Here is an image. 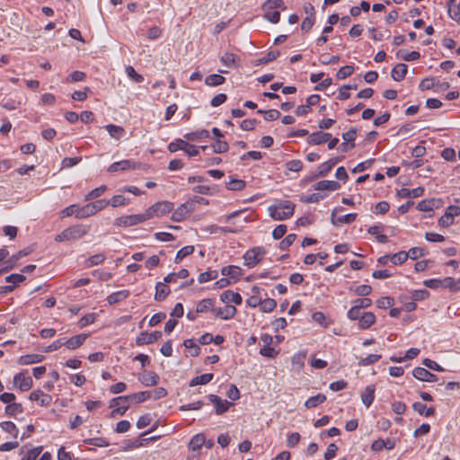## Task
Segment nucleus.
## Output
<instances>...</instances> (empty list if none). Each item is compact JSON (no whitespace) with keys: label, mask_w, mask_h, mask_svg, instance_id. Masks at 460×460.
<instances>
[{"label":"nucleus","mask_w":460,"mask_h":460,"mask_svg":"<svg viewBox=\"0 0 460 460\" xmlns=\"http://www.w3.org/2000/svg\"><path fill=\"white\" fill-rule=\"evenodd\" d=\"M295 204L290 200H279L268 208L270 217L274 220H286L294 214Z\"/></svg>","instance_id":"f257e3e1"},{"label":"nucleus","mask_w":460,"mask_h":460,"mask_svg":"<svg viewBox=\"0 0 460 460\" xmlns=\"http://www.w3.org/2000/svg\"><path fill=\"white\" fill-rule=\"evenodd\" d=\"M88 226L83 225H76L63 230L59 234L55 237L57 242L76 240L87 234Z\"/></svg>","instance_id":"f03ea898"},{"label":"nucleus","mask_w":460,"mask_h":460,"mask_svg":"<svg viewBox=\"0 0 460 460\" xmlns=\"http://www.w3.org/2000/svg\"><path fill=\"white\" fill-rule=\"evenodd\" d=\"M173 203L170 201H158L146 210L145 214L146 219L148 220L155 217H163L172 212L173 210Z\"/></svg>","instance_id":"7ed1b4c3"},{"label":"nucleus","mask_w":460,"mask_h":460,"mask_svg":"<svg viewBox=\"0 0 460 460\" xmlns=\"http://www.w3.org/2000/svg\"><path fill=\"white\" fill-rule=\"evenodd\" d=\"M22 103V96L18 92L11 93L9 94H0V105L8 111L19 108Z\"/></svg>","instance_id":"20e7f679"},{"label":"nucleus","mask_w":460,"mask_h":460,"mask_svg":"<svg viewBox=\"0 0 460 460\" xmlns=\"http://www.w3.org/2000/svg\"><path fill=\"white\" fill-rule=\"evenodd\" d=\"M131 400V396L122 395L113 398L110 402V407L113 408L111 411V416L114 417L116 415L122 416L126 413L129 407V401Z\"/></svg>","instance_id":"39448f33"},{"label":"nucleus","mask_w":460,"mask_h":460,"mask_svg":"<svg viewBox=\"0 0 460 460\" xmlns=\"http://www.w3.org/2000/svg\"><path fill=\"white\" fill-rule=\"evenodd\" d=\"M265 253V249L261 246L253 247L248 250L243 257L244 260V265L248 268H253L262 260V256Z\"/></svg>","instance_id":"423d86ee"},{"label":"nucleus","mask_w":460,"mask_h":460,"mask_svg":"<svg viewBox=\"0 0 460 460\" xmlns=\"http://www.w3.org/2000/svg\"><path fill=\"white\" fill-rule=\"evenodd\" d=\"M146 214H137V215H129V216H123L119 217L115 219L114 226L119 227H127V226H132L138 225L142 222L146 221Z\"/></svg>","instance_id":"0eeeda50"},{"label":"nucleus","mask_w":460,"mask_h":460,"mask_svg":"<svg viewBox=\"0 0 460 460\" xmlns=\"http://www.w3.org/2000/svg\"><path fill=\"white\" fill-rule=\"evenodd\" d=\"M341 210H343L342 207L335 208L332 210V212L331 214V222L333 226H340L343 224H350L356 220V218H357L356 213H349V214H346L344 216H336V212L341 211Z\"/></svg>","instance_id":"6e6552de"},{"label":"nucleus","mask_w":460,"mask_h":460,"mask_svg":"<svg viewBox=\"0 0 460 460\" xmlns=\"http://www.w3.org/2000/svg\"><path fill=\"white\" fill-rule=\"evenodd\" d=\"M140 168V164L133 161V160H122L119 162H115L111 164L109 168V172H116L119 171H129V170H136Z\"/></svg>","instance_id":"1a4fd4ad"},{"label":"nucleus","mask_w":460,"mask_h":460,"mask_svg":"<svg viewBox=\"0 0 460 460\" xmlns=\"http://www.w3.org/2000/svg\"><path fill=\"white\" fill-rule=\"evenodd\" d=\"M193 209L194 207L191 203H182L175 210H173L171 219L174 222H181L193 211Z\"/></svg>","instance_id":"9d476101"},{"label":"nucleus","mask_w":460,"mask_h":460,"mask_svg":"<svg viewBox=\"0 0 460 460\" xmlns=\"http://www.w3.org/2000/svg\"><path fill=\"white\" fill-rule=\"evenodd\" d=\"M208 399L211 403L214 404L216 413L217 415H221L225 412H226L229 409V407L232 405V402L223 400L221 397H219L217 394H209L208 396Z\"/></svg>","instance_id":"9b49d317"},{"label":"nucleus","mask_w":460,"mask_h":460,"mask_svg":"<svg viewBox=\"0 0 460 460\" xmlns=\"http://www.w3.org/2000/svg\"><path fill=\"white\" fill-rule=\"evenodd\" d=\"M162 338V332L155 331L152 333L142 332L136 339V344L138 346L151 344Z\"/></svg>","instance_id":"f8f14e48"},{"label":"nucleus","mask_w":460,"mask_h":460,"mask_svg":"<svg viewBox=\"0 0 460 460\" xmlns=\"http://www.w3.org/2000/svg\"><path fill=\"white\" fill-rule=\"evenodd\" d=\"M412 375L416 379L420 381L433 383L438 380V377L436 375L420 367H415L412 371Z\"/></svg>","instance_id":"ddd939ff"},{"label":"nucleus","mask_w":460,"mask_h":460,"mask_svg":"<svg viewBox=\"0 0 460 460\" xmlns=\"http://www.w3.org/2000/svg\"><path fill=\"white\" fill-rule=\"evenodd\" d=\"M236 314V308L234 305H226L224 307L215 308L213 314L223 320L232 319Z\"/></svg>","instance_id":"4468645a"},{"label":"nucleus","mask_w":460,"mask_h":460,"mask_svg":"<svg viewBox=\"0 0 460 460\" xmlns=\"http://www.w3.org/2000/svg\"><path fill=\"white\" fill-rule=\"evenodd\" d=\"M332 137V134L323 131L313 132L308 136L307 143L309 145H321L327 142Z\"/></svg>","instance_id":"2eb2a0df"},{"label":"nucleus","mask_w":460,"mask_h":460,"mask_svg":"<svg viewBox=\"0 0 460 460\" xmlns=\"http://www.w3.org/2000/svg\"><path fill=\"white\" fill-rule=\"evenodd\" d=\"M88 337H89V334H86V333H81V334L75 335V336L71 337L70 339L64 340L65 346L68 349L74 350V349L79 348L80 346H82L83 343L85 341V340Z\"/></svg>","instance_id":"dca6fc26"},{"label":"nucleus","mask_w":460,"mask_h":460,"mask_svg":"<svg viewBox=\"0 0 460 460\" xmlns=\"http://www.w3.org/2000/svg\"><path fill=\"white\" fill-rule=\"evenodd\" d=\"M13 381L21 391H28L32 386L31 377L26 376L22 372L16 374L13 377Z\"/></svg>","instance_id":"f3484780"},{"label":"nucleus","mask_w":460,"mask_h":460,"mask_svg":"<svg viewBox=\"0 0 460 460\" xmlns=\"http://www.w3.org/2000/svg\"><path fill=\"white\" fill-rule=\"evenodd\" d=\"M342 157H332L328 161L321 164L318 167V172L316 174L317 177H324L326 176L332 167L341 161Z\"/></svg>","instance_id":"a211bd4d"},{"label":"nucleus","mask_w":460,"mask_h":460,"mask_svg":"<svg viewBox=\"0 0 460 460\" xmlns=\"http://www.w3.org/2000/svg\"><path fill=\"white\" fill-rule=\"evenodd\" d=\"M138 380L145 386H154L159 382V376L153 371H146L138 376Z\"/></svg>","instance_id":"6ab92c4d"},{"label":"nucleus","mask_w":460,"mask_h":460,"mask_svg":"<svg viewBox=\"0 0 460 460\" xmlns=\"http://www.w3.org/2000/svg\"><path fill=\"white\" fill-rule=\"evenodd\" d=\"M31 401L39 402L40 406H49L51 403L52 397L44 394L41 390H34L30 394Z\"/></svg>","instance_id":"aec40b11"},{"label":"nucleus","mask_w":460,"mask_h":460,"mask_svg":"<svg viewBox=\"0 0 460 460\" xmlns=\"http://www.w3.org/2000/svg\"><path fill=\"white\" fill-rule=\"evenodd\" d=\"M220 299L224 303H234L235 305H241L243 301L239 293L231 290L224 291L220 296Z\"/></svg>","instance_id":"412c9836"},{"label":"nucleus","mask_w":460,"mask_h":460,"mask_svg":"<svg viewBox=\"0 0 460 460\" xmlns=\"http://www.w3.org/2000/svg\"><path fill=\"white\" fill-rule=\"evenodd\" d=\"M407 71H408L407 65H405L403 63H399L392 69V72H391L392 78L396 82H400L404 79V77L407 74Z\"/></svg>","instance_id":"4be33fe9"},{"label":"nucleus","mask_w":460,"mask_h":460,"mask_svg":"<svg viewBox=\"0 0 460 460\" xmlns=\"http://www.w3.org/2000/svg\"><path fill=\"white\" fill-rule=\"evenodd\" d=\"M341 188V184L336 181L323 180L318 181L314 185L316 190H337Z\"/></svg>","instance_id":"5701e85b"},{"label":"nucleus","mask_w":460,"mask_h":460,"mask_svg":"<svg viewBox=\"0 0 460 460\" xmlns=\"http://www.w3.org/2000/svg\"><path fill=\"white\" fill-rule=\"evenodd\" d=\"M376 322V316L371 312L363 313L359 321H358V328L361 330L368 329L371 325H373Z\"/></svg>","instance_id":"b1692460"},{"label":"nucleus","mask_w":460,"mask_h":460,"mask_svg":"<svg viewBox=\"0 0 460 460\" xmlns=\"http://www.w3.org/2000/svg\"><path fill=\"white\" fill-rule=\"evenodd\" d=\"M31 250L30 249H24L22 251H19L16 254H13L10 259L4 261L5 267L4 268V270H12L16 262L23 256H26L30 254Z\"/></svg>","instance_id":"393cba45"},{"label":"nucleus","mask_w":460,"mask_h":460,"mask_svg":"<svg viewBox=\"0 0 460 460\" xmlns=\"http://www.w3.org/2000/svg\"><path fill=\"white\" fill-rule=\"evenodd\" d=\"M206 443V437L203 433L196 434L192 437L190 439L188 447L191 451H198L199 450L203 445Z\"/></svg>","instance_id":"a878e982"},{"label":"nucleus","mask_w":460,"mask_h":460,"mask_svg":"<svg viewBox=\"0 0 460 460\" xmlns=\"http://www.w3.org/2000/svg\"><path fill=\"white\" fill-rule=\"evenodd\" d=\"M171 290L164 282H157L155 285V299L156 301H164L170 294Z\"/></svg>","instance_id":"bb28decb"},{"label":"nucleus","mask_w":460,"mask_h":460,"mask_svg":"<svg viewBox=\"0 0 460 460\" xmlns=\"http://www.w3.org/2000/svg\"><path fill=\"white\" fill-rule=\"evenodd\" d=\"M375 385H370L365 388V391L361 394L362 402L366 407H369L375 399Z\"/></svg>","instance_id":"cd10ccee"},{"label":"nucleus","mask_w":460,"mask_h":460,"mask_svg":"<svg viewBox=\"0 0 460 460\" xmlns=\"http://www.w3.org/2000/svg\"><path fill=\"white\" fill-rule=\"evenodd\" d=\"M44 359V356L40 354H28L24 356H21L18 359V363L20 365H31L35 363H40Z\"/></svg>","instance_id":"c85d7f7f"},{"label":"nucleus","mask_w":460,"mask_h":460,"mask_svg":"<svg viewBox=\"0 0 460 460\" xmlns=\"http://www.w3.org/2000/svg\"><path fill=\"white\" fill-rule=\"evenodd\" d=\"M214 309V300L211 298H205L198 303L196 313H207L209 311L213 313Z\"/></svg>","instance_id":"c756f323"},{"label":"nucleus","mask_w":460,"mask_h":460,"mask_svg":"<svg viewBox=\"0 0 460 460\" xmlns=\"http://www.w3.org/2000/svg\"><path fill=\"white\" fill-rule=\"evenodd\" d=\"M439 200L436 199H423L418 203L417 208L420 211H432L435 208H438Z\"/></svg>","instance_id":"7c9ffc66"},{"label":"nucleus","mask_w":460,"mask_h":460,"mask_svg":"<svg viewBox=\"0 0 460 460\" xmlns=\"http://www.w3.org/2000/svg\"><path fill=\"white\" fill-rule=\"evenodd\" d=\"M241 268L234 265L226 266L221 270V273L223 276H227L234 279H237L241 277Z\"/></svg>","instance_id":"2f4dec72"},{"label":"nucleus","mask_w":460,"mask_h":460,"mask_svg":"<svg viewBox=\"0 0 460 460\" xmlns=\"http://www.w3.org/2000/svg\"><path fill=\"white\" fill-rule=\"evenodd\" d=\"M128 296H129V292L128 290H120V291L113 292L110 296H108L107 302L110 305H113V304H116L119 301L126 299Z\"/></svg>","instance_id":"473e14b6"},{"label":"nucleus","mask_w":460,"mask_h":460,"mask_svg":"<svg viewBox=\"0 0 460 460\" xmlns=\"http://www.w3.org/2000/svg\"><path fill=\"white\" fill-rule=\"evenodd\" d=\"M214 377V375L211 373H206L192 378L190 382V386H196L199 385H207L208 384Z\"/></svg>","instance_id":"72a5a7b5"},{"label":"nucleus","mask_w":460,"mask_h":460,"mask_svg":"<svg viewBox=\"0 0 460 460\" xmlns=\"http://www.w3.org/2000/svg\"><path fill=\"white\" fill-rule=\"evenodd\" d=\"M325 401H326V396L323 394H318L314 396L309 397L305 401V406L307 409L314 408V407L318 406L319 404L324 402Z\"/></svg>","instance_id":"f704fd0d"},{"label":"nucleus","mask_w":460,"mask_h":460,"mask_svg":"<svg viewBox=\"0 0 460 460\" xmlns=\"http://www.w3.org/2000/svg\"><path fill=\"white\" fill-rule=\"evenodd\" d=\"M412 408L414 411L419 412L420 415H425L426 417H429L434 415L435 409L432 407L427 408L425 404L420 402H416L412 404Z\"/></svg>","instance_id":"c9c22d12"},{"label":"nucleus","mask_w":460,"mask_h":460,"mask_svg":"<svg viewBox=\"0 0 460 460\" xmlns=\"http://www.w3.org/2000/svg\"><path fill=\"white\" fill-rule=\"evenodd\" d=\"M226 82V78L217 74H212L206 77L205 84L208 86H218Z\"/></svg>","instance_id":"e433bc0d"},{"label":"nucleus","mask_w":460,"mask_h":460,"mask_svg":"<svg viewBox=\"0 0 460 460\" xmlns=\"http://www.w3.org/2000/svg\"><path fill=\"white\" fill-rule=\"evenodd\" d=\"M208 137L209 132L207 129H200L184 135V137L190 141H197L199 139L208 138Z\"/></svg>","instance_id":"4c0bfd02"},{"label":"nucleus","mask_w":460,"mask_h":460,"mask_svg":"<svg viewBox=\"0 0 460 460\" xmlns=\"http://www.w3.org/2000/svg\"><path fill=\"white\" fill-rule=\"evenodd\" d=\"M442 288H449L451 291L460 290V279L456 280L451 277H447L442 279Z\"/></svg>","instance_id":"58836bf2"},{"label":"nucleus","mask_w":460,"mask_h":460,"mask_svg":"<svg viewBox=\"0 0 460 460\" xmlns=\"http://www.w3.org/2000/svg\"><path fill=\"white\" fill-rule=\"evenodd\" d=\"M264 18L271 23H278L280 20V13L278 10L263 8Z\"/></svg>","instance_id":"ea45409f"},{"label":"nucleus","mask_w":460,"mask_h":460,"mask_svg":"<svg viewBox=\"0 0 460 460\" xmlns=\"http://www.w3.org/2000/svg\"><path fill=\"white\" fill-rule=\"evenodd\" d=\"M245 186L244 181L235 178H230V181L226 184V189L229 190H242Z\"/></svg>","instance_id":"a19ab883"},{"label":"nucleus","mask_w":460,"mask_h":460,"mask_svg":"<svg viewBox=\"0 0 460 460\" xmlns=\"http://www.w3.org/2000/svg\"><path fill=\"white\" fill-rule=\"evenodd\" d=\"M194 246L193 245H187L180 249L175 256L174 262L179 263L182 259L185 257L192 254L194 252Z\"/></svg>","instance_id":"79ce46f5"},{"label":"nucleus","mask_w":460,"mask_h":460,"mask_svg":"<svg viewBox=\"0 0 460 460\" xmlns=\"http://www.w3.org/2000/svg\"><path fill=\"white\" fill-rule=\"evenodd\" d=\"M4 411L8 416L14 417L23 412V407L21 403L13 402L5 406Z\"/></svg>","instance_id":"37998d69"},{"label":"nucleus","mask_w":460,"mask_h":460,"mask_svg":"<svg viewBox=\"0 0 460 460\" xmlns=\"http://www.w3.org/2000/svg\"><path fill=\"white\" fill-rule=\"evenodd\" d=\"M396 57L409 62L419 59L420 54L418 51L405 52V50L401 49L397 52Z\"/></svg>","instance_id":"c03bdc74"},{"label":"nucleus","mask_w":460,"mask_h":460,"mask_svg":"<svg viewBox=\"0 0 460 460\" xmlns=\"http://www.w3.org/2000/svg\"><path fill=\"white\" fill-rule=\"evenodd\" d=\"M217 277H218L217 270H208V271L202 272L199 275L198 281L199 283H206L208 281L214 280V279H217Z\"/></svg>","instance_id":"a18cd8bd"},{"label":"nucleus","mask_w":460,"mask_h":460,"mask_svg":"<svg viewBox=\"0 0 460 460\" xmlns=\"http://www.w3.org/2000/svg\"><path fill=\"white\" fill-rule=\"evenodd\" d=\"M93 215L94 213L92 210V205L90 203L83 207L78 206V208L76 210V218H85Z\"/></svg>","instance_id":"49530a36"},{"label":"nucleus","mask_w":460,"mask_h":460,"mask_svg":"<svg viewBox=\"0 0 460 460\" xmlns=\"http://www.w3.org/2000/svg\"><path fill=\"white\" fill-rule=\"evenodd\" d=\"M105 128L111 137L117 139H119L122 133L124 132V129L121 127L113 124L106 125Z\"/></svg>","instance_id":"de8ad7c7"},{"label":"nucleus","mask_w":460,"mask_h":460,"mask_svg":"<svg viewBox=\"0 0 460 460\" xmlns=\"http://www.w3.org/2000/svg\"><path fill=\"white\" fill-rule=\"evenodd\" d=\"M84 443L98 447H105L110 445L109 442L104 438H87L84 440Z\"/></svg>","instance_id":"09e8293b"},{"label":"nucleus","mask_w":460,"mask_h":460,"mask_svg":"<svg viewBox=\"0 0 460 460\" xmlns=\"http://www.w3.org/2000/svg\"><path fill=\"white\" fill-rule=\"evenodd\" d=\"M187 141L183 139H176L175 141L171 142L168 145V150L172 153H175L179 150H184L186 146Z\"/></svg>","instance_id":"8fccbe9b"},{"label":"nucleus","mask_w":460,"mask_h":460,"mask_svg":"<svg viewBox=\"0 0 460 460\" xmlns=\"http://www.w3.org/2000/svg\"><path fill=\"white\" fill-rule=\"evenodd\" d=\"M105 260V256L104 254L102 253H98V254H94L91 257H89L86 261H85V266L87 268H90V267H93V266H95V265H99L101 264L103 261Z\"/></svg>","instance_id":"3c124183"},{"label":"nucleus","mask_w":460,"mask_h":460,"mask_svg":"<svg viewBox=\"0 0 460 460\" xmlns=\"http://www.w3.org/2000/svg\"><path fill=\"white\" fill-rule=\"evenodd\" d=\"M107 201L108 205H111L113 208L121 207L128 204V199L123 195H115Z\"/></svg>","instance_id":"603ef678"},{"label":"nucleus","mask_w":460,"mask_h":460,"mask_svg":"<svg viewBox=\"0 0 460 460\" xmlns=\"http://www.w3.org/2000/svg\"><path fill=\"white\" fill-rule=\"evenodd\" d=\"M262 8L285 10L287 7L283 0H267L263 4Z\"/></svg>","instance_id":"864d4df0"},{"label":"nucleus","mask_w":460,"mask_h":460,"mask_svg":"<svg viewBox=\"0 0 460 460\" xmlns=\"http://www.w3.org/2000/svg\"><path fill=\"white\" fill-rule=\"evenodd\" d=\"M409 253H406L404 251H401L397 253H394L391 256V262L394 265L402 264L407 261Z\"/></svg>","instance_id":"5fc2aeb1"},{"label":"nucleus","mask_w":460,"mask_h":460,"mask_svg":"<svg viewBox=\"0 0 460 460\" xmlns=\"http://www.w3.org/2000/svg\"><path fill=\"white\" fill-rule=\"evenodd\" d=\"M350 290H352L357 296H366L372 292V288L369 285H359L354 288H350Z\"/></svg>","instance_id":"6e6d98bb"},{"label":"nucleus","mask_w":460,"mask_h":460,"mask_svg":"<svg viewBox=\"0 0 460 460\" xmlns=\"http://www.w3.org/2000/svg\"><path fill=\"white\" fill-rule=\"evenodd\" d=\"M213 151L217 154H222L226 153L229 149V145L226 141H222L220 139H217L213 145H212Z\"/></svg>","instance_id":"4d7b16f0"},{"label":"nucleus","mask_w":460,"mask_h":460,"mask_svg":"<svg viewBox=\"0 0 460 460\" xmlns=\"http://www.w3.org/2000/svg\"><path fill=\"white\" fill-rule=\"evenodd\" d=\"M0 427L2 428V429L4 431L12 434L15 438L17 437V435H18V429H17L16 425L13 422H12V421H4V422L0 423Z\"/></svg>","instance_id":"13d9d810"},{"label":"nucleus","mask_w":460,"mask_h":460,"mask_svg":"<svg viewBox=\"0 0 460 460\" xmlns=\"http://www.w3.org/2000/svg\"><path fill=\"white\" fill-rule=\"evenodd\" d=\"M277 306V303L272 298H267L264 300H261V309L264 313H270L273 311V309Z\"/></svg>","instance_id":"bf43d9fd"},{"label":"nucleus","mask_w":460,"mask_h":460,"mask_svg":"<svg viewBox=\"0 0 460 460\" xmlns=\"http://www.w3.org/2000/svg\"><path fill=\"white\" fill-rule=\"evenodd\" d=\"M126 73H127V75L132 79L134 82L136 83H142L144 81V77L143 75H141L140 74H138L133 66H126Z\"/></svg>","instance_id":"052dcab7"},{"label":"nucleus","mask_w":460,"mask_h":460,"mask_svg":"<svg viewBox=\"0 0 460 460\" xmlns=\"http://www.w3.org/2000/svg\"><path fill=\"white\" fill-rule=\"evenodd\" d=\"M380 358H381V355H379V354H369L367 357L361 358L358 361V365L363 366V367L369 366V365L375 364Z\"/></svg>","instance_id":"680f3d73"},{"label":"nucleus","mask_w":460,"mask_h":460,"mask_svg":"<svg viewBox=\"0 0 460 460\" xmlns=\"http://www.w3.org/2000/svg\"><path fill=\"white\" fill-rule=\"evenodd\" d=\"M107 190L106 185H101L92 190L88 194L85 195L84 200H90L100 197Z\"/></svg>","instance_id":"e2e57ef3"},{"label":"nucleus","mask_w":460,"mask_h":460,"mask_svg":"<svg viewBox=\"0 0 460 460\" xmlns=\"http://www.w3.org/2000/svg\"><path fill=\"white\" fill-rule=\"evenodd\" d=\"M354 72V66H344L342 67H341L337 74H336V76L338 79H345L347 77H349V75H351Z\"/></svg>","instance_id":"0e129e2a"},{"label":"nucleus","mask_w":460,"mask_h":460,"mask_svg":"<svg viewBox=\"0 0 460 460\" xmlns=\"http://www.w3.org/2000/svg\"><path fill=\"white\" fill-rule=\"evenodd\" d=\"M152 392L151 391H143L139 393H136L130 394L131 400H135L136 402H143L151 398Z\"/></svg>","instance_id":"69168bd1"},{"label":"nucleus","mask_w":460,"mask_h":460,"mask_svg":"<svg viewBox=\"0 0 460 460\" xmlns=\"http://www.w3.org/2000/svg\"><path fill=\"white\" fill-rule=\"evenodd\" d=\"M41 450V447L30 449L22 456V460H36Z\"/></svg>","instance_id":"338daca9"},{"label":"nucleus","mask_w":460,"mask_h":460,"mask_svg":"<svg viewBox=\"0 0 460 460\" xmlns=\"http://www.w3.org/2000/svg\"><path fill=\"white\" fill-rule=\"evenodd\" d=\"M220 61L223 65L227 67H232L235 64V56L233 53H225L221 58Z\"/></svg>","instance_id":"774afa93"}]
</instances>
